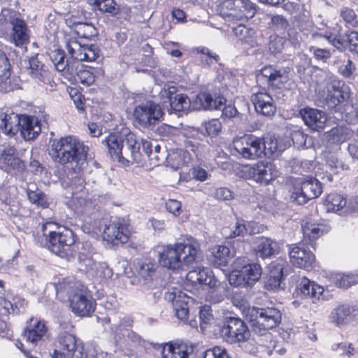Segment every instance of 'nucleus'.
Instances as JSON below:
<instances>
[{
    "mask_svg": "<svg viewBox=\"0 0 358 358\" xmlns=\"http://www.w3.org/2000/svg\"><path fill=\"white\" fill-rule=\"evenodd\" d=\"M257 82L273 89H281L288 81V72L283 67L266 65L256 73Z\"/></svg>",
    "mask_w": 358,
    "mask_h": 358,
    "instance_id": "11",
    "label": "nucleus"
},
{
    "mask_svg": "<svg viewBox=\"0 0 358 358\" xmlns=\"http://www.w3.org/2000/svg\"><path fill=\"white\" fill-rule=\"evenodd\" d=\"M124 134L110 133L102 140V144L108 149V152L113 160L122 163Z\"/></svg>",
    "mask_w": 358,
    "mask_h": 358,
    "instance_id": "27",
    "label": "nucleus"
},
{
    "mask_svg": "<svg viewBox=\"0 0 358 358\" xmlns=\"http://www.w3.org/2000/svg\"><path fill=\"white\" fill-rule=\"evenodd\" d=\"M272 167L271 163L259 162L246 167L245 173L248 179L253 180L260 185H267L275 178Z\"/></svg>",
    "mask_w": 358,
    "mask_h": 358,
    "instance_id": "19",
    "label": "nucleus"
},
{
    "mask_svg": "<svg viewBox=\"0 0 358 358\" xmlns=\"http://www.w3.org/2000/svg\"><path fill=\"white\" fill-rule=\"evenodd\" d=\"M164 299L168 302L171 303L176 316L178 319L184 320L187 318L189 303L192 301L191 297L180 290L174 289L172 292H166L164 294Z\"/></svg>",
    "mask_w": 358,
    "mask_h": 358,
    "instance_id": "17",
    "label": "nucleus"
},
{
    "mask_svg": "<svg viewBox=\"0 0 358 358\" xmlns=\"http://www.w3.org/2000/svg\"><path fill=\"white\" fill-rule=\"evenodd\" d=\"M52 223H46L42 226V231L45 238V246L57 256L69 262L75 257L76 236L74 232L66 227H58L56 231H48V227Z\"/></svg>",
    "mask_w": 358,
    "mask_h": 358,
    "instance_id": "2",
    "label": "nucleus"
},
{
    "mask_svg": "<svg viewBox=\"0 0 358 358\" xmlns=\"http://www.w3.org/2000/svg\"><path fill=\"white\" fill-rule=\"evenodd\" d=\"M21 115L16 113L0 115V129L9 136H14L19 131Z\"/></svg>",
    "mask_w": 358,
    "mask_h": 358,
    "instance_id": "37",
    "label": "nucleus"
},
{
    "mask_svg": "<svg viewBox=\"0 0 358 358\" xmlns=\"http://www.w3.org/2000/svg\"><path fill=\"white\" fill-rule=\"evenodd\" d=\"M231 154L238 159H255L266 157L272 150L266 151L263 139L254 135H245L234 140Z\"/></svg>",
    "mask_w": 358,
    "mask_h": 358,
    "instance_id": "7",
    "label": "nucleus"
},
{
    "mask_svg": "<svg viewBox=\"0 0 358 358\" xmlns=\"http://www.w3.org/2000/svg\"><path fill=\"white\" fill-rule=\"evenodd\" d=\"M327 137L334 143H341L346 138L345 129L341 127H334L327 132Z\"/></svg>",
    "mask_w": 358,
    "mask_h": 358,
    "instance_id": "60",
    "label": "nucleus"
},
{
    "mask_svg": "<svg viewBox=\"0 0 358 358\" xmlns=\"http://www.w3.org/2000/svg\"><path fill=\"white\" fill-rule=\"evenodd\" d=\"M0 164L3 169L11 174L24 172L25 164L16 155V150L12 146L5 148L0 154Z\"/></svg>",
    "mask_w": 358,
    "mask_h": 358,
    "instance_id": "18",
    "label": "nucleus"
},
{
    "mask_svg": "<svg viewBox=\"0 0 358 358\" xmlns=\"http://www.w3.org/2000/svg\"><path fill=\"white\" fill-rule=\"evenodd\" d=\"M192 346L183 342H170L166 343L162 350L163 358H187L192 352Z\"/></svg>",
    "mask_w": 358,
    "mask_h": 358,
    "instance_id": "31",
    "label": "nucleus"
},
{
    "mask_svg": "<svg viewBox=\"0 0 358 358\" xmlns=\"http://www.w3.org/2000/svg\"><path fill=\"white\" fill-rule=\"evenodd\" d=\"M286 266L287 262L283 259H278L269 264L270 272L265 282V287L268 290H275L280 287L285 275L284 270Z\"/></svg>",
    "mask_w": 358,
    "mask_h": 358,
    "instance_id": "25",
    "label": "nucleus"
},
{
    "mask_svg": "<svg viewBox=\"0 0 358 358\" xmlns=\"http://www.w3.org/2000/svg\"><path fill=\"white\" fill-rule=\"evenodd\" d=\"M212 257L210 261L217 268H221L227 266L232 257L230 249L222 245L213 247L211 249Z\"/></svg>",
    "mask_w": 358,
    "mask_h": 358,
    "instance_id": "39",
    "label": "nucleus"
},
{
    "mask_svg": "<svg viewBox=\"0 0 358 358\" xmlns=\"http://www.w3.org/2000/svg\"><path fill=\"white\" fill-rule=\"evenodd\" d=\"M246 279L252 287L261 278L262 270L258 263H248L241 266Z\"/></svg>",
    "mask_w": 358,
    "mask_h": 358,
    "instance_id": "42",
    "label": "nucleus"
},
{
    "mask_svg": "<svg viewBox=\"0 0 358 358\" xmlns=\"http://www.w3.org/2000/svg\"><path fill=\"white\" fill-rule=\"evenodd\" d=\"M358 282V276L351 273H338L335 277V284L338 287L347 288Z\"/></svg>",
    "mask_w": 358,
    "mask_h": 358,
    "instance_id": "54",
    "label": "nucleus"
},
{
    "mask_svg": "<svg viewBox=\"0 0 358 358\" xmlns=\"http://www.w3.org/2000/svg\"><path fill=\"white\" fill-rule=\"evenodd\" d=\"M346 47L352 53L358 55V31H348L345 33Z\"/></svg>",
    "mask_w": 358,
    "mask_h": 358,
    "instance_id": "59",
    "label": "nucleus"
},
{
    "mask_svg": "<svg viewBox=\"0 0 358 358\" xmlns=\"http://www.w3.org/2000/svg\"><path fill=\"white\" fill-rule=\"evenodd\" d=\"M83 59L84 62H93L100 57L101 50L96 44L85 45Z\"/></svg>",
    "mask_w": 358,
    "mask_h": 358,
    "instance_id": "61",
    "label": "nucleus"
},
{
    "mask_svg": "<svg viewBox=\"0 0 358 358\" xmlns=\"http://www.w3.org/2000/svg\"><path fill=\"white\" fill-rule=\"evenodd\" d=\"M94 8L102 13H107L111 17H115L120 13V6L115 0L94 1Z\"/></svg>",
    "mask_w": 358,
    "mask_h": 358,
    "instance_id": "43",
    "label": "nucleus"
},
{
    "mask_svg": "<svg viewBox=\"0 0 358 358\" xmlns=\"http://www.w3.org/2000/svg\"><path fill=\"white\" fill-rule=\"evenodd\" d=\"M197 248L191 244L176 243L163 245L158 251V260L162 266L173 271L184 269L196 260Z\"/></svg>",
    "mask_w": 358,
    "mask_h": 358,
    "instance_id": "3",
    "label": "nucleus"
},
{
    "mask_svg": "<svg viewBox=\"0 0 358 358\" xmlns=\"http://www.w3.org/2000/svg\"><path fill=\"white\" fill-rule=\"evenodd\" d=\"M356 310L348 304L339 305L334 308L330 314V322L336 327H341L351 322L355 317Z\"/></svg>",
    "mask_w": 358,
    "mask_h": 358,
    "instance_id": "28",
    "label": "nucleus"
},
{
    "mask_svg": "<svg viewBox=\"0 0 358 358\" xmlns=\"http://www.w3.org/2000/svg\"><path fill=\"white\" fill-rule=\"evenodd\" d=\"M251 101L255 111L265 117H272L276 111L273 97L265 90L259 91L251 95Z\"/></svg>",
    "mask_w": 358,
    "mask_h": 358,
    "instance_id": "20",
    "label": "nucleus"
},
{
    "mask_svg": "<svg viewBox=\"0 0 358 358\" xmlns=\"http://www.w3.org/2000/svg\"><path fill=\"white\" fill-rule=\"evenodd\" d=\"M224 96L209 92H201L192 99V110H219L226 101Z\"/></svg>",
    "mask_w": 358,
    "mask_h": 358,
    "instance_id": "15",
    "label": "nucleus"
},
{
    "mask_svg": "<svg viewBox=\"0 0 358 358\" xmlns=\"http://www.w3.org/2000/svg\"><path fill=\"white\" fill-rule=\"evenodd\" d=\"M11 64L10 59L3 51L0 50V92L7 93L14 90L11 78Z\"/></svg>",
    "mask_w": 358,
    "mask_h": 358,
    "instance_id": "29",
    "label": "nucleus"
},
{
    "mask_svg": "<svg viewBox=\"0 0 358 358\" xmlns=\"http://www.w3.org/2000/svg\"><path fill=\"white\" fill-rule=\"evenodd\" d=\"M77 35L83 38L92 39L98 34L97 29L91 23H79L76 27Z\"/></svg>",
    "mask_w": 358,
    "mask_h": 358,
    "instance_id": "51",
    "label": "nucleus"
},
{
    "mask_svg": "<svg viewBox=\"0 0 358 358\" xmlns=\"http://www.w3.org/2000/svg\"><path fill=\"white\" fill-rule=\"evenodd\" d=\"M129 230L128 224L124 219L118 218L106 224L104 230V238L113 245H118L127 243L129 240Z\"/></svg>",
    "mask_w": 358,
    "mask_h": 358,
    "instance_id": "16",
    "label": "nucleus"
},
{
    "mask_svg": "<svg viewBox=\"0 0 358 358\" xmlns=\"http://www.w3.org/2000/svg\"><path fill=\"white\" fill-rule=\"evenodd\" d=\"M329 229V226L322 223L307 222L302 227L305 241H308L309 245L313 248L315 241L322 234L327 233Z\"/></svg>",
    "mask_w": 358,
    "mask_h": 358,
    "instance_id": "35",
    "label": "nucleus"
},
{
    "mask_svg": "<svg viewBox=\"0 0 358 358\" xmlns=\"http://www.w3.org/2000/svg\"><path fill=\"white\" fill-rule=\"evenodd\" d=\"M324 204L328 212H338L345 206L346 199L341 194L332 193L326 197Z\"/></svg>",
    "mask_w": 358,
    "mask_h": 358,
    "instance_id": "44",
    "label": "nucleus"
},
{
    "mask_svg": "<svg viewBox=\"0 0 358 358\" xmlns=\"http://www.w3.org/2000/svg\"><path fill=\"white\" fill-rule=\"evenodd\" d=\"M355 71L356 66L355 63L349 58L346 60L344 59L338 66V73L347 79L352 78Z\"/></svg>",
    "mask_w": 358,
    "mask_h": 358,
    "instance_id": "55",
    "label": "nucleus"
},
{
    "mask_svg": "<svg viewBox=\"0 0 358 358\" xmlns=\"http://www.w3.org/2000/svg\"><path fill=\"white\" fill-rule=\"evenodd\" d=\"M181 150L180 152H172L171 153L166 154L165 159L166 166H170L171 169L176 170L184 164V159L181 155Z\"/></svg>",
    "mask_w": 358,
    "mask_h": 358,
    "instance_id": "58",
    "label": "nucleus"
},
{
    "mask_svg": "<svg viewBox=\"0 0 358 358\" xmlns=\"http://www.w3.org/2000/svg\"><path fill=\"white\" fill-rule=\"evenodd\" d=\"M287 19L282 15H274L271 18L270 28L276 34L285 36V33L289 27Z\"/></svg>",
    "mask_w": 358,
    "mask_h": 358,
    "instance_id": "48",
    "label": "nucleus"
},
{
    "mask_svg": "<svg viewBox=\"0 0 358 358\" xmlns=\"http://www.w3.org/2000/svg\"><path fill=\"white\" fill-rule=\"evenodd\" d=\"M254 251L257 258L271 259L279 252L278 243L274 239L261 236L256 241Z\"/></svg>",
    "mask_w": 358,
    "mask_h": 358,
    "instance_id": "26",
    "label": "nucleus"
},
{
    "mask_svg": "<svg viewBox=\"0 0 358 358\" xmlns=\"http://www.w3.org/2000/svg\"><path fill=\"white\" fill-rule=\"evenodd\" d=\"M136 268L138 275L147 280L155 275L157 264L155 259L147 257L138 259Z\"/></svg>",
    "mask_w": 358,
    "mask_h": 358,
    "instance_id": "41",
    "label": "nucleus"
},
{
    "mask_svg": "<svg viewBox=\"0 0 358 358\" xmlns=\"http://www.w3.org/2000/svg\"><path fill=\"white\" fill-rule=\"evenodd\" d=\"M324 292V288L306 277L296 282L293 295L296 298H312L318 299Z\"/></svg>",
    "mask_w": 358,
    "mask_h": 358,
    "instance_id": "22",
    "label": "nucleus"
},
{
    "mask_svg": "<svg viewBox=\"0 0 358 358\" xmlns=\"http://www.w3.org/2000/svg\"><path fill=\"white\" fill-rule=\"evenodd\" d=\"M161 106L151 101L137 105L134 110L135 121L143 128L154 129L164 115Z\"/></svg>",
    "mask_w": 358,
    "mask_h": 358,
    "instance_id": "10",
    "label": "nucleus"
},
{
    "mask_svg": "<svg viewBox=\"0 0 358 358\" xmlns=\"http://www.w3.org/2000/svg\"><path fill=\"white\" fill-rule=\"evenodd\" d=\"M199 280L197 285L208 286L213 282L215 283V277L213 271L209 268L199 267Z\"/></svg>",
    "mask_w": 358,
    "mask_h": 358,
    "instance_id": "57",
    "label": "nucleus"
},
{
    "mask_svg": "<svg viewBox=\"0 0 358 358\" xmlns=\"http://www.w3.org/2000/svg\"><path fill=\"white\" fill-rule=\"evenodd\" d=\"M47 332V327L43 321L31 319L29 326L23 331L22 336L30 343H36L42 339Z\"/></svg>",
    "mask_w": 358,
    "mask_h": 358,
    "instance_id": "34",
    "label": "nucleus"
},
{
    "mask_svg": "<svg viewBox=\"0 0 358 358\" xmlns=\"http://www.w3.org/2000/svg\"><path fill=\"white\" fill-rule=\"evenodd\" d=\"M19 126L22 137L27 141L34 139L41 131L39 121L34 116L21 115Z\"/></svg>",
    "mask_w": 358,
    "mask_h": 358,
    "instance_id": "30",
    "label": "nucleus"
},
{
    "mask_svg": "<svg viewBox=\"0 0 358 358\" xmlns=\"http://www.w3.org/2000/svg\"><path fill=\"white\" fill-rule=\"evenodd\" d=\"M219 330L223 340L231 344L243 343L250 337V331L247 324L238 317H225Z\"/></svg>",
    "mask_w": 358,
    "mask_h": 358,
    "instance_id": "8",
    "label": "nucleus"
},
{
    "mask_svg": "<svg viewBox=\"0 0 358 358\" xmlns=\"http://www.w3.org/2000/svg\"><path fill=\"white\" fill-rule=\"evenodd\" d=\"M85 45H81L76 41L68 42L66 45V50L70 55L71 62H78V66H80V62H84L83 50H85Z\"/></svg>",
    "mask_w": 358,
    "mask_h": 358,
    "instance_id": "47",
    "label": "nucleus"
},
{
    "mask_svg": "<svg viewBox=\"0 0 358 358\" xmlns=\"http://www.w3.org/2000/svg\"><path fill=\"white\" fill-rule=\"evenodd\" d=\"M197 53L201 54L203 57L201 58V62L203 65L210 66L213 63H218L220 60V56L205 46H199L196 49Z\"/></svg>",
    "mask_w": 358,
    "mask_h": 358,
    "instance_id": "50",
    "label": "nucleus"
},
{
    "mask_svg": "<svg viewBox=\"0 0 358 358\" xmlns=\"http://www.w3.org/2000/svg\"><path fill=\"white\" fill-rule=\"evenodd\" d=\"M142 140L138 141L136 135L131 131L124 134V148L122 150V164L124 165L128 166L130 163L138 164L142 162L143 152L142 150Z\"/></svg>",
    "mask_w": 358,
    "mask_h": 358,
    "instance_id": "13",
    "label": "nucleus"
},
{
    "mask_svg": "<svg viewBox=\"0 0 358 358\" xmlns=\"http://www.w3.org/2000/svg\"><path fill=\"white\" fill-rule=\"evenodd\" d=\"M322 96L327 108L333 109L349 99V87L343 81L333 80L327 84Z\"/></svg>",
    "mask_w": 358,
    "mask_h": 358,
    "instance_id": "12",
    "label": "nucleus"
},
{
    "mask_svg": "<svg viewBox=\"0 0 358 358\" xmlns=\"http://www.w3.org/2000/svg\"><path fill=\"white\" fill-rule=\"evenodd\" d=\"M299 113L304 124L313 131H320L324 128L327 120L324 112L305 107L300 109Z\"/></svg>",
    "mask_w": 358,
    "mask_h": 358,
    "instance_id": "21",
    "label": "nucleus"
},
{
    "mask_svg": "<svg viewBox=\"0 0 358 358\" xmlns=\"http://www.w3.org/2000/svg\"><path fill=\"white\" fill-rule=\"evenodd\" d=\"M340 16L348 27L355 28L358 27V17L352 8L342 7L340 10Z\"/></svg>",
    "mask_w": 358,
    "mask_h": 358,
    "instance_id": "52",
    "label": "nucleus"
},
{
    "mask_svg": "<svg viewBox=\"0 0 358 358\" xmlns=\"http://www.w3.org/2000/svg\"><path fill=\"white\" fill-rule=\"evenodd\" d=\"M208 291L207 298L213 303H218L224 299V287L221 286L220 282L216 279L215 283L208 286Z\"/></svg>",
    "mask_w": 358,
    "mask_h": 358,
    "instance_id": "49",
    "label": "nucleus"
},
{
    "mask_svg": "<svg viewBox=\"0 0 358 358\" xmlns=\"http://www.w3.org/2000/svg\"><path fill=\"white\" fill-rule=\"evenodd\" d=\"M246 318L252 330L256 334L262 336L281 323L282 313L273 304L260 307L252 306L248 308Z\"/></svg>",
    "mask_w": 358,
    "mask_h": 358,
    "instance_id": "5",
    "label": "nucleus"
},
{
    "mask_svg": "<svg viewBox=\"0 0 358 358\" xmlns=\"http://www.w3.org/2000/svg\"><path fill=\"white\" fill-rule=\"evenodd\" d=\"M309 51L313 54L315 60L318 62L321 61L323 63H326L331 57V52L329 49L310 46Z\"/></svg>",
    "mask_w": 358,
    "mask_h": 358,
    "instance_id": "63",
    "label": "nucleus"
},
{
    "mask_svg": "<svg viewBox=\"0 0 358 358\" xmlns=\"http://www.w3.org/2000/svg\"><path fill=\"white\" fill-rule=\"evenodd\" d=\"M229 282L234 287H251L241 268L236 269L230 273Z\"/></svg>",
    "mask_w": 358,
    "mask_h": 358,
    "instance_id": "53",
    "label": "nucleus"
},
{
    "mask_svg": "<svg viewBox=\"0 0 358 358\" xmlns=\"http://www.w3.org/2000/svg\"><path fill=\"white\" fill-rule=\"evenodd\" d=\"M49 57L55 69L62 72L66 78L70 72L69 69L75 62H71L69 58L66 59V54L62 49L51 51L49 53Z\"/></svg>",
    "mask_w": 358,
    "mask_h": 358,
    "instance_id": "38",
    "label": "nucleus"
},
{
    "mask_svg": "<svg viewBox=\"0 0 358 358\" xmlns=\"http://www.w3.org/2000/svg\"><path fill=\"white\" fill-rule=\"evenodd\" d=\"M153 143L148 140H142V150L154 166L159 165L164 162L166 156V152L162 151L161 155L152 151Z\"/></svg>",
    "mask_w": 358,
    "mask_h": 358,
    "instance_id": "46",
    "label": "nucleus"
},
{
    "mask_svg": "<svg viewBox=\"0 0 358 358\" xmlns=\"http://www.w3.org/2000/svg\"><path fill=\"white\" fill-rule=\"evenodd\" d=\"M203 358H231L224 348L215 346L206 350Z\"/></svg>",
    "mask_w": 358,
    "mask_h": 358,
    "instance_id": "62",
    "label": "nucleus"
},
{
    "mask_svg": "<svg viewBox=\"0 0 358 358\" xmlns=\"http://www.w3.org/2000/svg\"><path fill=\"white\" fill-rule=\"evenodd\" d=\"M282 38H287L294 48L300 47L301 37L296 27L289 26Z\"/></svg>",
    "mask_w": 358,
    "mask_h": 358,
    "instance_id": "64",
    "label": "nucleus"
},
{
    "mask_svg": "<svg viewBox=\"0 0 358 358\" xmlns=\"http://www.w3.org/2000/svg\"><path fill=\"white\" fill-rule=\"evenodd\" d=\"M287 135L292 141L294 146L297 149H306L312 145L310 138L303 129L296 125L290 124L287 127Z\"/></svg>",
    "mask_w": 358,
    "mask_h": 358,
    "instance_id": "36",
    "label": "nucleus"
},
{
    "mask_svg": "<svg viewBox=\"0 0 358 358\" xmlns=\"http://www.w3.org/2000/svg\"><path fill=\"white\" fill-rule=\"evenodd\" d=\"M88 146L72 136L55 140L52 145L53 158L61 164L70 163L75 170H83L87 166Z\"/></svg>",
    "mask_w": 358,
    "mask_h": 358,
    "instance_id": "1",
    "label": "nucleus"
},
{
    "mask_svg": "<svg viewBox=\"0 0 358 358\" xmlns=\"http://www.w3.org/2000/svg\"><path fill=\"white\" fill-rule=\"evenodd\" d=\"M57 294L66 292L71 311L77 316L89 317L94 312L96 301L84 286H73L63 278L54 283Z\"/></svg>",
    "mask_w": 358,
    "mask_h": 358,
    "instance_id": "4",
    "label": "nucleus"
},
{
    "mask_svg": "<svg viewBox=\"0 0 358 358\" xmlns=\"http://www.w3.org/2000/svg\"><path fill=\"white\" fill-rule=\"evenodd\" d=\"M69 69L70 72L66 77L69 80L80 83L85 86H89L94 82L95 76L93 73L82 65L78 66V62L72 64Z\"/></svg>",
    "mask_w": 358,
    "mask_h": 358,
    "instance_id": "33",
    "label": "nucleus"
},
{
    "mask_svg": "<svg viewBox=\"0 0 358 358\" xmlns=\"http://www.w3.org/2000/svg\"><path fill=\"white\" fill-rule=\"evenodd\" d=\"M331 349L336 351L340 355H346L350 357L357 352V350L354 347L351 343L341 342L334 343L331 345Z\"/></svg>",
    "mask_w": 358,
    "mask_h": 358,
    "instance_id": "56",
    "label": "nucleus"
},
{
    "mask_svg": "<svg viewBox=\"0 0 358 358\" xmlns=\"http://www.w3.org/2000/svg\"><path fill=\"white\" fill-rule=\"evenodd\" d=\"M42 55L36 54L29 57L24 62L27 64L26 66L27 71L31 77L43 80V74L45 71L44 69V64L41 60Z\"/></svg>",
    "mask_w": 358,
    "mask_h": 358,
    "instance_id": "40",
    "label": "nucleus"
},
{
    "mask_svg": "<svg viewBox=\"0 0 358 358\" xmlns=\"http://www.w3.org/2000/svg\"><path fill=\"white\" fill-rule=\"evenodd\" d=\"M223 8L229 12V16L241 20L252 18L256 13V6L250 0H225Z\"/></svg>",
    "mask_w": 358,
    "mask_h": 358,
    "instance_id": "14",
    "label": "nucleus"
},
{
    "mask_svg": "<svg viewBox=\"0 0 358 358\" xmlns=\"http://www.w3.org/2000/svg\"><path fill=\"white\" fill-rule=\"evenodd\" d=\"M83 348L78 343L75 336L68 333H62L58 336L57 348L51 354V358H82ZM26 358H38L31 352L22 350Z\"/></svg>",
    "mask_w": 358,
    "mask_h": 358,
    "instance_id": "9",
    "label": "nucleus"
},
{
    "mask_svg": "<svg viewBox=\"0 0 358 358\" xmlns=\"http://www.w3.org/2000/svg\"><path fill=\"white\" fill-rule=\"evenodd\" d=\"M171 110L175 112L187 113L192 109V99L186 94H178L174 96V99L170 102Z\"/></svg>",
    "mask_w": 358,
    "mask_h": 358,
    "instance_id": "45",
    "label": "nucleus"
},
{
    "mask_svg": "<svg viewBox=\"0 0 358 358\" xmlns=\"http://www.w3.org/2000/svg\"><path fill=\"white\" fill-rule=\"evenodd\" d=\"M73 171H69L66 178L63 180L62 185L66 188V196L71 198H80L78 194L83 193L85 188V182L80 175L81 170H75L72 168Z\"/></svg>",
    "mask_w": 358,
    "mask_h": 358,
    "instance_id": "24",
    "label": "nucleus"
},
{
    "mask_svg": "<svg viewBox=\"0 0 358 358\" xmlns=\"http://www.w3.org/2000/svg\"><path fill=\"white\" fill-rule=\"evenodd\" d=\"M12 33L11 41L18 47L26 45L29 41V29L24 20L19 17L11 22Z\"/></svg>",
    "mask_w": 358,
    "mask_h": 358,
    "instance_id": "32",
    "label": "nucleus"
},
{
    "mask_svg": "<svg viewBox=\"0 0 358 358\" xmlns=\"http://www.w3.org/2000/svg\"><path fill=\"white\" fill-rule=\"evenodd\" d=\"M289 192L292 203L303 205L321 195L322 184L315 177L303 176L292 180Z\"/></svg>",
    "mask_w": 358,
    "mask_h": 358,
    "instance_id": "6",
    "label": "nucleus"
},
{
    "mask_svg": "<svg viewBox=\"0 0 358 358\" xmlns=\"http://www.w3.org/2000/svg\"><path fill=\"white\" fill-rule=\"evenodd\" d=\"M289 254L291 262L296 266L307 271L313 268L315 257L312 252L296 245L291 248Z\"/></svg>",
    "mask_w": 358,
    "mask_h": 358,
    "instance_id": "23",
    "label": "nucleus"
}]
</instances>
